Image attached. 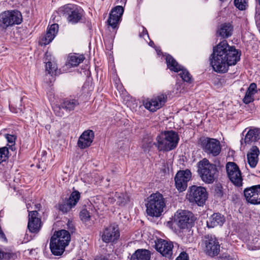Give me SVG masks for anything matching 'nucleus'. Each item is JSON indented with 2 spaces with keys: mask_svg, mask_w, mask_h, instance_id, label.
Masks as SVG:
<instances>
[{
  "mask_svg": "<svg viewBox=\"0 0 260 260\" xmlns=\"http://www.w3.org/2000/svg\"><path fill=\"white\" fill-rule=\"evenodd\" d=\"M79 217L82 222L85 223L90 220V213L86 208H83L80 212Z\"/></svg>",
  "mask_w": 260,
  "mask_h": 260,
  "instance_id": "obj_32",
  "label": "nucleus"
},
{
  "mask_svg": "<svg viewBox=\"0 0 260 260\" xmlns=\"http://www.w3.org/2000/svg\"><path fill=\"white\" fill-rule=\"evenodd\" d=\"M80 198V193L77 190L73 191L68 199H66L57 205L58 209L63 213H67L75 207Z\"/></svg>",
  "mask_w": 260,
  "mask_h": 260,
  "instance_id": "obj_15",
  "label": "nucleus"
},
{
  "mask_svg": "<svg viewBox=\"0 0 260 260\" xmlns=\"http://www.w3.org/2000/svg\"><path fill=\"white\" fill-rule=\"evenodd\" d=\"M153 45H154V43L152 41H150L149 42V45L152 46Z\"/></svg>",
  "mask_w": 260,
  "mask_h": 260,
  "instance_id": "obj_49",
  "label": "nucleus"
},
{
  "mask_svg": "<svg viewBox=\"0 0 260 260\" xmlns=\"http://www.w3.org/2000/svg\"><path fill=\"white\" fill-rule=\"evenodd\" d=\"M222 186L220 185H217L214 189V196L217 198H221L223 196V191L222 190Z\"/></svg>",
  "mask_w": 260,
  "mask_h": 260,
  "instance_id": "obj_39",
  "label": "nucleus"
},
{
  "mask_svg": "<svg viewBox=\"0 0 260 260\" xmlns=\"http://www.w3.org/2000/svg\"><path fill=\"white\" fill-rule=\"evenodd\" d=\"M94 260H109L108 257L104 255H97L95 257Z\"/></svg>",
  "mask_w": 260,
  "mask_h": 260,
  "instance_id": "obj_47",
  "label": "nucleus"
},
{
  "mask_svg": "<svg viewBox=\"0 0 260 260\" xmlns=\"http://www.w3.org/2000/svg\"><path fill=\"white\" fill-rule=\"evenodd\" d=\"M176 260H188V254L185 252H182Z\"/></svg>",
  "mask_w": 260,
  "mask_h": 260,
  "instance_id": "obj_45",
  "label": "nucleus"
},
{
  "mask_svg": "<svg viewBox=\"0 0 260 260\" xmlns=\"http://www.w3.org/2000/svg\"><path fill=\"white\" fill-rule=\"evenodd\" d=\"M225 221L224 215L219 213H213L207 221V226L209 228L222 226Z\"/></svg>",
  "mask_w": 260,
  "mask_h": 260,
  "instance_id": "obj_23",
  "label": "nucleus"
},
{
  "mask_svg": "<svg viewBox=\"0 0 260 260\" xmlns=\"http://www.w3.org/2000/svg\"><path fill=\"white\" fill-rule=\"evenodd\" d=\"M244 195L248 203L253 205L260 204V185L245 188Z\"/></svg>",
  "mask_w": 260,
  "mask_h": 260,
  "instance_id": "obj_16",
  "label": "nucleus"
},
{
  "mask_svg": "<svg viewBox=\"0 0 260 260\" xmlns=\"http://www.w3.org/2000/svg\"><path fill=\"white\" fill-rule=\"evenodd\" d=\"M180 71H181V73L179 75L184 82L188 83L192 82V77L186 69L182 67L181 70H180Z\"/></svg>",
  "mask_w": 260,
  "mask_h": 260,
  "instance_id": "obj_34",
  "label": "nucleus"
},
{
  "mask_svg": "<svg viewBox=\"0 0 260 260\" xmlns=\"http://www.w3.org/2000/svg\"><path fill=\"white\" fill-rule=\"evenodd\" d=\"M94 133L92 130L85 131L80 136L78 141V146L81 149L89 147L93 141Z\"/></svg>",
  "mask_w": 260,
  "mask_h": 260,
  "instance_id": "obj_21",
  "label": "nucleus"
},
{
  "mask_svg": "<svg viewBox=\"0 0 260 260\" xmlns=\"http://www.w3.org/2000/svg\"><path fill=\"white\" fill-rule=\"evenodd\" d=\"M234 5L240 10H244L247 6V0H234Z\"/></svg>",
  "mask_w": 260,
  "mask_h": 260,
  "instance_id": "obj_36",
  "label": "nucleus"
},
{
  "mask_svg": "<svg viewBox=\"0 0 260 260\" xmlns=\"http://www.w3.org/2000/svg\"><path fill=\"white\" fill-rule=\"evenodd\" d=\"M154 145L159 151L168 152L175 149L179 140L177 133L173 131H165L156 138Z\"/></svg>",
  "mask_w": 260,
  "mask_h": 260,
  "instance_id": "obj_2",
  "label": "nucleus"
},
{
  "mask_svg": "<svg viewBox=\"0 0 260 260\" xmlns=\"http://www.w3.org/2000/svg\"><path fill=\"white\" fill-rule=\"evenodd\" d=\"M85 59L84 55H72L69 56L68 63L71 67H76L78 66Z\"/></svg>",
  "mask_w": 260,
  "mask_h": 260,
  "instance_id": "obj_31",
  "label": "nucleus"
},
{
  "mask_svg": "<svg viewBox=\"0 0 260 260\" xmlns=\"http://www.w3.org/2000/svg\"><path fill=\"white\" fill-rule=\"evenodd\" d=\"M151 253L149 250L139 249L133 253L130 260H150Z\"/></svg>",
  "mask_w": 260,
  "mask_h": 260,
  "instance_id": "obj_28",
  "label": "nucleus"
},
{
  "mask_svg": "<svg viewBox=\"0 0 260 260\" xmlns=\"http://www.w3.org/2000/svg\"><path fill=\"white\" fill-rule=\"evenodd\" d=\"M14 255V254L12 252H5L1 250L0 251V260L3 259L10 260Z\"/></svg>",
  "mask_w": 260,
  "mask_h": 260,
  "instance_id": "obj_40",
  "label": "nucleus"
},
{
  "mask_svg": "<svg viewBox=\"0 0 260 260\" xmlns=\"http://www.w3.org/2000/svg\"><path fill=\"white\" fill-rule=\"evenodd\" d=\"M166 61L168 68L171 71L178 72L181 70L182 66L180 65L171 55L168 54L166 56Z\"/></svg>",
  "mask_w": 260,
  "mask_h": 260,
  "instance_id": "obj_30",
  "label": "nucleus"
},
{
  "mask_svg": "<svg viewBox=\"0 0 260 260\" xmlns=\"http://www.w3.org/2000/svg\"><path fill=\"white\" fill-rule=\"evenodd\" d=\"M218 260H237L228 253H223L218 257Z\"/></svg>",
  "mask_w": 260,
  "mask_h": 260,
  "instance_id": "obj_41",
  "label": "nucleus"
},
{
  "mask_svg": "<svg viewBox=\"0 0 260 260\" xmlns=\"http://www.w3.org/2000/svg\"><path fill=\"white\" fill-rule=\"evenodd\" d=\"M226 0H220V1H221V2H224V1H225Z\"/></svg>",
  "mask_w": 260,
  "mask_h": 260,
  "instance_id": "obj_51",
  "label": "nucleus"
},
{
  "mask_svg": "<svg viewBox=\"0 0 260 260\" xmlns=\"http://www.w3.org/2000/svg\"><path fill=\"white\" fill-rule=\"evenodd\" d=\"M120 237V232L118 225L111 224L104 228L101 239L106 243L116 242Z\"/></svg>",
  "mask_w": 260,
  "mask_h": 260,
  "instance_id": "obj_14",
  "label": "nucleus"
},
{
  "mask_svg": "<svg viewBox=\"0 0 260 260\" xmlns=\"http://www.w3.org/2000/svg\"><path fill=\"white\" fill-rule=\"evenodd\" d=\"M233 26L230 23H224L220 25L217 35L223 39L228 38L232 35Z\"/></svg>",
  "mask_w": 260,
  "mask_h": 260,
  "instance_id": "obj_24",
  "label": "nucleus"
},
{
  "mask_svg": "<svg viewBox=\"0 0 260 260\" xmlns=\"http://www.w3.org/2000/svg\"><path fill=\"white\" fill-rule=\"evenodd\" d=\"M46 70L49 74L52 76L57 75V68L55 64H53L51 61H48L46 64Z\"/></svg>",
  "mask_w": 260,
  "mask_h": 260,
  "instance_id": "obj_35",
  "label": "nucleus"
},
{
  "mask_svg": "<svg viewBox=\"0 0 260 260\" xmlns=\"http://www.w3.org/2000/svg\"><path fill=\"white\" fill-rule=\"evenodd\" d=\"M54 111L55 114L59 117H61L63 115V112L60 111V110L62 109L60 105H56L54 107Z\"/></svg>",
  "mask_w": 260,
  "mask_h": 260,
  "instance_id": "obj_42",
  "label": "nucleus"
},
{
  "mask_svg": "<svg viewBox=\"0 0 260 260\" xmlns=\"http://www.w3.org/2000/svg\"><path fill=\"white\" fill-rule=\"evenodd\" d=\"M205 251L210 256L217 255L220 251V244L216 237L212 235H207L204 237Z\"/></svg>",
  "mask_w": 260,
  "mask_h": 260,
  "instance_id": "obj_13",
  "label": "nucleus"
},
{
  "mask_svg": "<svg viewBox=\"0 0 260 260\" xmlns=\"http://www.w3.org/2000/svg\"><path fill=\"white\" fill-rule=\"evenodd\" d=\"M51 239L55 240L57 243L59 242L68 245L71 241V235L69 231L61 230L55 231L51 237Z\"/></svg>",
  "mask_w": 260,
  "mask_h": 260,
  "instance_id": "obj_22",
  "label": "nucleus"
},
{
  "mask_svg": "<svg viewBox=\"0 0 260 260\" xmlns=\"http://www.w3.org/2000/svg\"><path fill=\"white\" fill-rule=\"evenodd\" d=\"M167 95L159 94L154 95L151 98H148L143 101L145 108L151 112H154L162 108L167 101Z\"/></svg>",
  "mask_w": 260,
  "mask_h": 260,
  "instance_id": "obj_10",
  "label": "nucleus"
},
{
  "mask_svg": "<svg viewBox=\"0 0 260 260\" xmlns=\"http://www.w3.org/2000/svg\"><path fill=\"white\" fill-rule=\"evenodd\" d=\"M174 246L171 241L159 239L155 242V249L162 256L170 258L173 254Z\"/></svg>",
  "mask_w": 260,
  "mask_h": 260,
  "instance_id": "obj_17",
  "label": "nucleus"
},
{
  "mask_svg": "<svg viewBox=\"0 0 260 260\" xmlns=\"http://www.w3.org/2000/svg\"><path fill=\"white\" fill-rule=\"evenodd\" d=\"M154 145V143H152V142L150 139L147 138L144 139L142 142V148L144 151H146L147 150H149Z\"/></svg>",
  "mask_w": 260,
  "mask_h": 260,
  "instance_id": "obj_37",
  "label": "nucleus"
},
{
  "mask_svg": "<svg viewBox=\"0 0 260 260\" xmlns=\"http://www.w3.org/2000/svg\"><path fill=\"white\" fill-rule=\"evenodd\" d=\"M258 4L260 5V0H256Z\"/></svg>",
  "mask_w": 260,
  "mask_h": 260,
  "instance_id": "obj_50",
  "label": "nucleus"
},
{
  "mask_svg": "<svg viewBox=\"0 0 260 260\" xmlns=\"http://www.w3.org/2000/svg\"><path fill=\"white\" fill-rule=\"evenodd\" d=\"M255 94L251 92H249L246 91L245 95L243 99V103L246 104H248L254 101L253 95Z\"/></svg>",
  "mask_w": 260,
  "mask_h": 260,
  "instance_id": "obj_38",
  "label": "nucleus"
},
{
  "mask_svg": "<svg viewBox=\"0 0 260 260\" xmlns=\"http://www.w3.org/2000/svg\"><path fill=\"white\" fill-rule=\"evenodd\" d=\"M259 154V149L255 146H252L250 149V151L247 153L248 163L251 168H254L256 166Z\"/></svg>",
  "mask_w": 260,
  "mask_h": 260,
  "instance_id": "obj_25",
  "label": "nucleus"
},
{
  "mask_svg": "<svg viewBox=\"0 0 260 260\" xmlns=\"http://www.w3.org/2000/svg\"><path fill=\"white\" fill-rule=\"evenodd\" d=\"M240 56L241 51L223 40L213 47L209 60L215 72L224 73L228 72L229 66L235 65L240 60Z\"/></svg>",
  "mask_w": 260,
  "mask_h": 260,
  "instance_id": "obj_1",
  "label": "nucleus"
},
{
  "mask_svg": "<svg viewBox=\"0 0 260 260\" xmlns=\"http://www.w3.org/2000/svg\"><path fill=\"white\" fill-rule=\"evenodd\" d=\"M256 88V84L255 83H252L250 84L247 90L249 92H251L255 94L257 92Z\"/></svg>",
  "mask_w": 260,
  "mask_h": 260,
  "instance_id": "obj_44",
  "label": "nucleus"
},
{
  "mask_svg": "<svg viewBox=\"0 0 260 260\" xmlns=\"http://www.w3.org/2000/svg\"><path fill=\"white\" fill-rule=\"evenodd\" d=\"M198 143L203 151L209 157H216L221 153L222 146L217 139L202 136Z\"/></svg>",
  "mask_w": 260,
  "mask_h": 260,
  "instance_id": "obj_4",
  "label": "nucleus"
},
{
  "mask_svg": "<svg viewBox=\"0 0 260 260\" xmlns=\"http://www.w3.org/2000/svg\"><path fill=\"white\" fill-rule=\"evenodd\" d=\"M5 137L8 143L11 144L12 145L15 144L16 137L14 135L7 134L6 135Z\"/></svg>",
  "mask_w": 260,
  "mask_h": 260,
  "instance_id": "obj_43",
  "label": "nucleus"
},
{
  "mask_svg": "<svg viewBox=\"0 0 260 260\" xmlns=\"http://www.w3.org/2000/svg\"><path fill=\"white\" fill-rule=\"evenodd\" d=\"M186 199L190 203H194L199 206L205 204L208 198V193L205 187L192 185L188 188Z\"/></svg>",
  "mask_w": 260,
  "mask_h": 260,
  "instance_id": "obj_9",
  "label": "nucleus"
},
{
  "mask_svg": "<svg viewBox=\"0 0 260 260\" xmlns=\"http://www.w3.org/2000/svg\"><path fill=\"white\" fill-rule=\"evenodd\" d=\"M41 208V205L40 204H37L35 205V209L40 210Z\"/></svg>",
  "mask_w": 260,
  "mask_h": 260,
  "instance_id": "obj_48",
  "label": "nucleus"
},
{
  "mask_svg": "<svg viewBox=\"0 0 260 260\" xmlns=\"http://www.w3.org/2000/svg\"><path fill=\"white\" fill-rule=\"evenodd\" d=\"M260 139V130L255 128L248 131L244 138L246 144H249L252 142L258 141Z\"/></svg>",
  "mask_w": 260,
  "mask_h": 260,
  "instance_id": "obj_29",
  "label": "nucleus"
},
{
  "mask_svg": "<svg viewBox=\"0 0 260 260\" xmlns=\"http://www.w3.org/2000/svg\"><path fill=\"white\" fill-rule=\"evenodd\" d=\"M59 14L65 16L68 21L72 24L79 22L84 16V10L80 7L69 4L60 7Z\"/></svg>",
  "mask_w": 260,
  "mask_h": 260,
  "instance_id": "obj_6",
  "label": "nucleus"
},
{
  "mask_svg": "<svg viewBox=\"0 0 260 260\" xmlns=\"http://www.w3.org/2000/svg\"><path fill=\"white\" fill-rule=\"evenodd\" d=\"M9 149L7 147L0 148V164L6 162L9 159Z\"/></svg>",
  "mask_w": 260,
  "mask_h": 260,
  "instance_id": "obj_33",
  "label": "nucleus"
},
{
  "mask_svg": "<svg viewBox=\"0 0 260 260\" xmlns=\"http://www.w3.org/2000/svg\"><path fill=\"white\" fill-rule=\"evenodd\" d=\"M79 105V103L77 100L69 98L63 99L60 103L62 109L67 112L73 111Z\"/></svg>",
  "mask_w": 260,
  "mask_h": 260,
  "instance_id": "obj_27",
  "label": "nucleus"
},
{
  "mask_svg": "<svg viewBox=\"0 0 260 260\" xmlns=\"http://www.w3.org/2000/svg\"><path fill=\"white\" fill-rule=\"evenodd\" d=\"M146 213L151 217H158L166 207V200L158 191L150 194L147 199Z\"/></svg>",
  "mask_w": 260,
  "mask_h": 260,
  "instance_id": "obj_3",
  "label": "nucleus"
},
{
  "mask_svg": "<svg viewBox=\"0 0 260 260\" xmlns=\"http://www.w3.org/2000/svg\"><path fill=\"white\" fill-rule=\"evenodd\" d=\"M21 13L17 10H7L0 14V26L5 29L22 22Z\"/></svg>",
  "mask_w": 260,
  "mask_h": 260,
  "instance_id": "obj_7",
  "label": "nucleus"
},
{
  "mask_svg": "<svg viewBox=\"0 0 260 260\" xmlns=\"http://www.w3.org/2000/svg\"><path fill=\"white\" fill-rule=\"evenodd\" d=\"M196 220L194 214L187 210L178 211L174 216V222L182 230L191 228L194 226Z\"/></svg>",
  "mask_w": 260,
  "mask_h": 260,
  "instance_id": "obj_8",
  "label": "nucleus"
},
{
  "mask_svg": "<svg viewBox=\"0 0 260 260\" xmlns=\"http://www.w3.org/2000/svg\"><path fill=\"white\" fill-rule=\"evenodd\" d=\"M58 24L54 23L47 27L46 32L42 35L39 41L41 46H46L51 43L54 39L58 31Z\"/></svg>",
  "mask_w": 260,
  "mask_h": 260,
  "instance_id": "obj_19",
  "label": "nucleus"
},
{
  "mask_svg": "<svg viewBox=\"0 0 260 260\" xmlns=\"http://www.w3.org/2000/svg\"><path fill=\"white\" fill-rule=\"evenodd\" d=\"M50 249L52 254L55 256L61 255L65 250V248L67 246L61 243L56 242L55 240L50 239Z\"/></svg>",
  "mask_w": 260,
  "mask_h": 260,
  "instance_id": "obj_26",
  "label": "nucleus"
},
{
  "mask_svg": "<svg viewBox=\"0 0 260 260\" xmlns=\"http://www.w3.org/2000/svg\"><path fill=\"white\" fill-rule=\"evenodd\" d=\"M226 171L230 181L235 186H241L243 179L238 165L234 162H228L226 165Z\"/></svg>",
  "mask_w": 260,
  "mask_h": 260,
  "instance_id": "obj_11",
  "label": "nucleus"
},
{
  "mask_svg": "<svg viewBox=\"0 0 260 260\" xmlns=\"http://www.w3.org/2000/svg\"><path fill=\"white\" fill-rule=\"evenodd\" d=\"M0 239H2L5 242H7L8 240L6 238V236L3 231L2 230L1 227L0 226Z\"/></svg>",
  "mask_w": 260,
  "mask_h": 260,
  "instance_id": "obj_46",
  "label": "nucleus"
},
{
  "mask_svg": "<svg viewBox=\"0 0 260 260\" xmlns=\"http://www.w3.org/2000/svg\"><path fill=\"white\" fill-rule=\"evenodd\" d=\"M198 172L204 182L210 184L214 181L218 170L216 165L210 163L205 158L198 162Z\"/></svg>",
  "mask_w": 260,
  "mask_h": 260,
  "instance_id": "obj_5",
  "label": "nucleus"
},
{
  "mask_svg": "<svg viewBox=\"0 0 260 260\" xmlns=\"http://www.w3.org/2000/svg\"><path fill=\"white\" fill-rule=\"evenodd\" d=\"M42 222L40 218L38 217V211H29L28 213V221L27 228L32 233H38L41 228Z\"/></svg>",
  "mask_w": 260,
  "mask_h": 260,
  "instance_id": "obj_18",
  "label": "nucleus"
},
{
  "mask_svg": "<svg viewBox=\"0 0 260 260\" xmlns=\"http://www.w3.org/2000/svg\"><path fill=\"white\" fill-rule=\"evenodd\" d=\"M191 178V173L189 170L178 171L174 177L175 186L178 191H185L187 187V183Z\"/></svg>",
  "mask_w": 260,
  "mask_h": 260,
  "instance_id": "obj_12",
  "label": "nucleus"
},
{
  "mask_svg": "<svg viewBox=\"0 0 260 260\" xmlns=\"http://www.w3.org/2000/svg\"><path fill=\"white\" fill-rule=\"evenodd\" d=\"M124 9L122 6H117L113 8L109 15L107 22L113 28H115L123 13Z\"/></svg>",
  "mask_w": 260,
  "mask_h": 260,
  "instance_id": "obj_20",
  "label": "nucleus"
}]
</instances>
